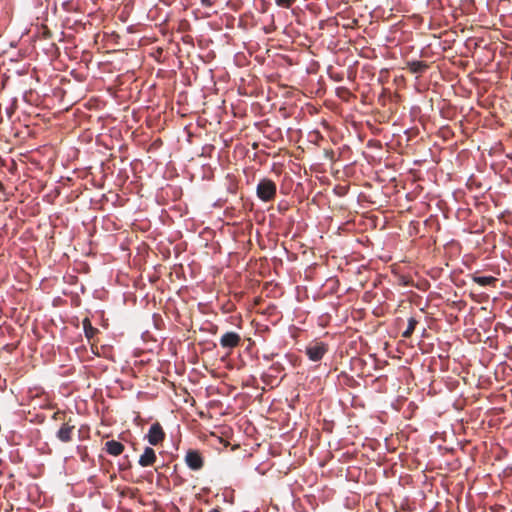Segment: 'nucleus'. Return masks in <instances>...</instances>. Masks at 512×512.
Listing matches in <instances>:
<instances>
[{"label": "nucleus", "mask_w": 512, "mask_h": 512, "mask_svg": "<svg viewBox=\"0 0 512 512\" xmlns=\"http://www.w3.org/2000/svg\"><path fill=\"white\" fill-rule=\"evenodd\" d=\"M157 460L156 452L153 448L147 446L145 447L143 453L140 455L138 464L141 467H149L152 466Z\"/></svg>", "instance_id": "423d86ee"}, {"label": "nucleus", "mask_w": 512, "mask_h": 512, "mask_svg": "<svg viewBox=\"0 0 512 512\" xmlns=\"http://www.w3.org/2000/svg\"><path fill=\"white\" fill-rule=\"evenodd\" d=\"M271 374H264L263 380L268 384H273V380L277 378V375L284 371V366L280 362H274L269 367Z\"/></svg>", "instance_id": "0eeeda50"}, {"label": "nucleus", "mask_w": 512, "mask_h": 512, "mask_svg": "<svg viewBox=\"0 0 512 512\" xmlns=\"http://www.w3.org/2000/svg\"><path fill=\"white\" fill-rule=\"evenodd\" d=\"M240 342L241 336L234 331H228L220 338V345L226 349H233L234 347H237Z\"/></svg>", "instance_id": "39448f33"}, {"label": "nucleus", "mask_w": 512, "mask_h": 512, "mask_svg": "<svg viewBox=\"0 0 512 512\" xmlns=\"http://www.w3.org/2000/svg\"><path fill=\"white\" fill-rule=\"evenodd\" d=\"M186 465L193 471L200 470L203 467V457L197 450H188L185 456Z\"/></svg>", "instance_id": "20e7f679"}, {"label": "nucleus", "mask_w": 512, "mask_h": 512, "mask_svg": "<svg viewBox=\"0 0 512 512\" xmlns=\"http://www.w3.org/2000/svg\"><path fill=\"white\" fill-rule=\"evenodd\" d=\"M277 192L276 183L269 178H262L259 180L256 187V195L263 202L272 201Z\"/></svg>", "instance_id": "f257e3e1"}, {"label": "nucleus", "mask_w": 512, "mask_h": 512, "mask_svg": "<svg viewBox=\"0 0 512 512\" xmlns=\"http://www.w3.org/2000/svg\"><path fill=\"white\" fill-rule=\"evenodd\" d=\"M201 3L203 6H207V7L212 5L211 0H201Z\"/></svg>", "instance_id": "a211bd4d"}, {"label": "nucleus", "mask_w": 512, "mask_h": 512, "mask_svg": "<svg viewBox=\"0 0 512 512\" xmlns=\"http://www.w3.org/2000/svg\"><path fill=\"white\" fill-rule=\"evenodd\" d=\"M473 281L475 283H477L478 285L480 286H491V285H494L495 282L497 281V278H495L494 276H491V275H474L473 276Z\"/></svg>", "instance_id": "9b49d317"}, {"label": "nucleus", "mask_w": 512, "mask_h": 512, "mask_svg": "<svg viewBox=\"0 0 512 512\" xmlns=\"http://www.w3.org/2000/svg\"><path fill=\"white\" fill-rule=\"evenodd\" d=\"M15 110H16V105L14 102L10 106L5 108V112L8 116V118H11L13 116V114L15 113Z\"/></svg>", "instance_id": "2eb2a0df"}, {"label": "nucleus", "mask_w": 512, "mask_h": 512, "mask_svg": "<svg viewBox=\"0 0 512 512\" xmlns=\"http://www.w3.org/2000/svg\"><path fill=\"white\" fill-rule=\"evenodd\" d=\"M145 438L148 440L150 445H158L165 438V433L162 426L158 422L153 423L150 426Z\"/></svg>", "instance_id": "7ed1b4c3"}, {"label": "nucleus", "mask_w": 512, "mask_h": 512, "mask_svg": "<svg viewBox=\"0 0 512 512\" xmlns=\"http://www.w3.org/2000/svg\"><path fill=\"white\" fill-rule=\"evenodd\" d=\"M153 318H154V320H156L157 318L161 319L160 315H157V314H154Z\"/></svg>", "instance_id": "412c9836"}, {"label": "nucleus", "mask_w": 512, "mask_h": 512, "mask_svg": "<svg viewBox=\"0 0 512 512\" xmlns=\"http://www.w3.org/2000/svg\"><path fill=\"white\" fill-rule=\"evenodd\" d=\"M77 449H78L79 454L81 455L82 460L85 461L86 457H87L86 448L78 446Z\"/></svg>", "instance_id": "f3484780"}, {"label": "nucleus", "mask_w": 512, "mask_h": 512, "mask_svg": "<svg viewBox=\"0 0 512 512\" xmlns=\"http://www.w3.org/2000/svg\"><path fill=\"white\" fill-rule=\"evenodd\" d=\"M129 466H130V465H128V467H129ZM126 468H127V466H125L124 464H121V463L119 464V469H120V470H124V469H126Z\"/></svg>", "instance_id": "aec40b11"}, {"label": "nucleus", "mask_w": 512, "mask_h": 512, "mask_svg": "<svg viewBox=\"0 0 512 512\" xmlns=\"http://www.w3.org/2000/svg\"><path fill=\"white\" fill-rule=\"evenodd\" d=\"M82 324L85 336L88 339H92L98 333V329L92 326L88 318L83 319Z\"/></svg>", "instance_id": "f8f14e48"}, {"label": "nucleus", "mask_w": 512, "mask_h": 512, "mask_svg": "<svg viewBox=\"0 0 512 512\" xmlns=\"http://www.w3.org/2000/svg\"><path fill=\"white\" fill-rule=\"evenodd\" d=\"M273 357H274V354L264 355L263 359L266 361H271L273 359Z\"/></svg>", "instance_id": "6ab92c4d"}, {"label": "nucleus", "mask_w": 512, "mask_h": 512, "mask_svg": "<svg viewBox=\"0 0 512 512\" xmlns=\"http://www.w3.org/2000/svg\"><path fill=\"white\" fill-rule=\"evenodd\" d=\"M74 426H70L69 424H63L60 429L56 433V437L64 443L69 442L72 439V432Z\"/></svg>", "instance_id": "1a4fd4ad"}, {"label": "nucleus", "mask_w": 512, "mask_h": 512, "mask_svg": "<svg viewBox=\"0 0 512 512\" xmlns=\"http://www.w3.org/2000/svg\"><path fill=\"white\" fill-rule=\"evenodd\" d=\"M327 352V345L323 342H315L306 346L305 354L313 362L320 361Z\"/></svg>", "instance_id": "f03ea898"}, {"label": "nucleus", "mask_w": 512, "mask_h": 512, "mask_svg": "<svg viewBox=\"0 0 512 512\" xmlns=\"http://www.w3.org/2000/svg\"><path fill=\"white\" fill-rule=\"evenodd\" d=\"M209 512H221V511L217 508H214V509L210 510Z\"/></svg>", "instance_id": "4be33fe9"}, {"label": "nucleus", "mask_w": 512, "mask_h": 512, "mask_svg": "<svg viewBox=\"0 0 512 512\" xmlns=\"http://www.w3.org/2000/svg\"><path fill=\"white\" fill-rule=\"evenodd\" d=\"M347 385L350 387H356L359 385V382L355 380L352 376L347 377Z\"/></svg>", "instance_id": "dca6fc26"}, {"label": "nucleus", "mask_w": 512, "mask_h": 512, "mask_svg": "<svg viewBox=\"0 0 512 512\" xmlns=\"http://www.w3.org/2000/svg\"><path fill=\"white\" fill-rule=\"evenodd\" d=\"M105 450L112 456H119L124 450V445L119 441L109 440L105 443Z\"/></svg>", "instance_id": "6e6552de"}, {"label": "nucleus", "mask_w": 512, "mask_h": 512, "mask_svg": "<svg viewBox=\"0 0 512 512\" xmlns=\"http://www.w3.org/2000/svg\"><path fill=\"white\" fill-rule=\"evenodd\" d=\"M407 66L409 71L413 74H422L428 69V64L420 60L409 61Z\"/></svg>", "instance_id": "9d476101"}, {"label": "nucleus", "mask_w": 512, "mask_h": 512, "mask_svg": "<svg viewBox=\"0 0 512 512\" xmlns=\"http://www.w3.org/2000/svg\"><path fill=\"white\" fill-rule=\"evenodd\" d=\"M418 321L414 317L408 319L407 328L403 331L402 336L404 338H410L415 331Z\"/></svg>", "instance_id": "ddd939ff"}, {"label": "nucleus", "mask_w": 512, "mask_h": 512, "mask_svg": "<svg viewBox=\"0 0 512 512\" xmlns=\"http://www.w3.org/2000/svg\"><path fill=\"white\" fill-rule=\"evenodd\" d=\"M296 0H275L280 7L289 8Z\"/></svg>", "instance_id": "4468645a"}]
</instances>
